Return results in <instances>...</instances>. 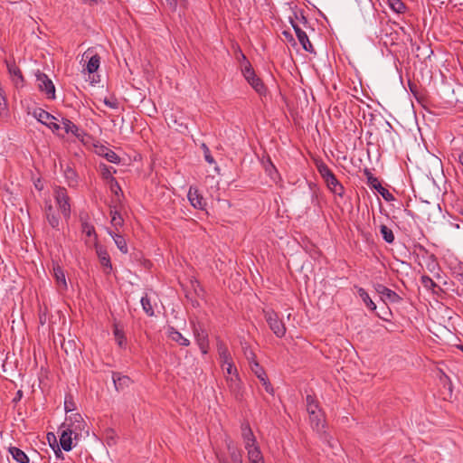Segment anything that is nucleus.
<instances>
[{
  "label": "nucleus",
  "mask_w": 463,
  "mask_h": 463,
  "mask_svg": "<svg viewBox=\"0 0 463 463\" xmlns=\"http://www.w3.org/2000/svg\"><path fill=\"white\" fill-rule=\"evenodd\" d=\"M61 347L64 349L65 353H69V351H75V342L74 341H68V343L61 344Z\"/></svg>",
  "instance_id": "obj_47"
},
{
  "label": "nucleus",
  "mask_w": 463,
  "mask_h": 463,
  "mask_svg": "<svg viewBox=\"0 0 463 463\" xmlns=\"http://www.w3.org/2000/svg\"><path fill=\"white\" fill-rule=\"evenodd\" d=\"M81 222V232L85 233L88 237L94 236L95 241H98V235L96 233L95 228L92 224H90L87 220H84L80 217Z\"/></svg>",
  "instance_id": "obj_35"
},
{
  "label": "nucleus",
  "mask_w": 463,
  "mask_h": 463,
  "mask_svg": "<svg viewBox=\"0 0 463 463\" xmlns=\"http://www.w3.org/2000/svg\"><path fill=\"white\" fill-rule=\"evenodd\" d=\"M178 5L184 9H186L188 6V0H177V5Z\"/></svg>",
  "instance_id": "obj_57"
},
{
  "label": "nucleus",
  "mask_w": 463,
  "mask_h": 463,
  "mask_svg": "<svg viewBox=\"0 0 463 463\" xmlns=\"http://www.w3.org/2000/svg\"><path fill=\"white\" fill-rule=\"evenodd\" d=\"M251 371L252 373L258 377V379L262 383L265 391L273 395L274 394V389L266 374L265 370L260 365L258 362H254L251 364Z\"/></svg>",
  "instance_id": "obj_11"
},
{
  "label": "nucleus",
  "mask_w": 463,
  "mask_h": 463,
  "mask_svg": "<svg viewBox=\"0 0 463 463\" xmlns=\"http://www.w3.org/2000/svg\"><path fill=\"white\" fill-rule=\"evenodd\" d=\"M388 5L397 14H403L406 10V5L402 0H388Z\"/></svg>",
  "instance_id": "obj_39"
},
{
  "label": "nucleus",
  "mask_w": 463,
  "mask_h": 463,
  "mask_svg": "<svg viewBox=\"0 0 463 463\" xmlns=\"http://www.w3.org/2000/svg\"><path fill=\"white\" fill-rule=\"evenodd\" d=\"M83 58L88 60L86 70L89 73H94L98 71L100 64V57L98 53L94 52L91 48H89L84 53Z\"/></svg>",
  "instance_id": "obj_13"
},
{
  "label": "nucleus",
  "mask_w": 463,
  "mask_h": 463,
  "mask_svg": "<svg viewBox=\"0 0 463 463\" xmlns=\"http://www.w3.org/2000/svg\"><path fill=\"white\" fill-rule=\"evenodd\" d=\"M241 436L245 443V448L252 447L256 445V438L250 429L249 423L241 424Z\"/></svg>",
  "instance_id": "obj_19"
},
{
  "label": "nucleus",
  "mask_w": 463,
  "mask_h": 463,
  "mask_svg": "<svg viewBox=\"0 0 463 463\" xmlns=\"http://www.w3.org/2000/svg\"><path fill=\"white\" fill-rule=\"evenodd\" d=\"M188 199L191 204L196 209H203L205 205L203 197L199 194L198 189L191 186L188 191Z\"/></svg>",
  "instance_id": "obj_17"
},
{
  "label": "nucleus",
  "mask_w": 463,
  "mask_h": 463,
  "mask_svg": "<svg viewBox=\"0 0 463 463\" xmlns=\"http://www.w3.org/2000/svg\"><path fill=\"white\" fill-rule=\"evenodd\" d=\"M380 233L383 239L389 244H392L394 241V234L392 231L388 228L386 225L382 224L380 226Z\"/></svg>",
  "instance_id": "obj_38"
},
{
  "label": "nucleus",
  "mask_w": 463,
  "mask_h": 463,
  "mask_svg": "<svg viewBox=\"0 0 463 463\" xmlns=\"http://www.w3.org/2000/svg\"><path fill=\"white\" fill-rule=\"evenodd\" d=\"M192 285H193L194 292L197 296H200V294L203 292V288L200 285L198 280L192 281Z\"/></svg>",
  "instance_id": "obj_50"
},
{
  "label": "nucleus",
  "mask_w": 463,
  "mask_h": 463,
  "mask_svg": "<svg viewBox=\"0 0 463 463\" xmlns=\"http://www.w3.org/2000/svg\"><path fill=\"white\" fill-rule=\"evenodd\" d=\"M245 449L248 451V458L250 463H263L262 453L257 445Z\"/></svg>",
  "instance_id": "obj_27"
},
{
  "label": "nucleus",
  "mask_w": 463,
  "mask_h": 463,
  "mask_svg": "<svg viewBox=\"0 0 463 463\" xmlns=\"http://www.w3.org/2000/svg\"><path fill=\"white\" fill-rule=\"evenodd\" d=\"M74 402L71 400L65 399L64 408L66 412L73 411Z\"/></svg>",
  "instance_id": "obj_53"
},
{
  "label": "nucleus",
  "mask_w": 463,
  "mask_h": 463,
  "mask_svg": "<svg viewBox=\"0 0 463 463\" xmlns=\"http://www.w3.org/2000/svg\"><path fill=\"white\" fill-rule=\"evenodd\" d=\"M55 446H56V449H54L56 457L62 458H63L62 457V452L61 451V449H60L59 445L56 444Z\"/></svg>",
  "instance_id": "obj_59"
},
{
  "label": "nucleus",
  "mask_w": 463,
  "mask_h": 463,
  "mask_svg": "<svg viewBox=\"0 0 463 463\" xmlns=\"http://www.w3.org/2000/svg\"><path fill=\"white\" fill-rule=\"evenodd\" d=\"M109 184L111 193H113L115 195L118 196L119 194H123L122 189L117 179H112V182Z\"/></svg>",
  "instance_id": "obj_43"
},
{
  "label": "nucleus",
  "mask_w": 463,
  "mask_h": 463,
  "mask_svg": "<svg viewBox=\"0 0 463 463\" xmlns=\"http://www.w3.org/2000/svg\"><path fill=\"white\" fill-rule=\"evenodd\" d=\"M374 288L376 292L381 295V298L384 301L397 304L402 300V298L395 291L390 289L383 284H376Z\"/></svg>",
  "instance_id": "obj_12"
},
{
  "label": "nucleus",
  "mask_w": 463,
  "mask_h": 463,
  "mask_svg": "<svg viewBox=\"0 0 463 463\" xmlns=\"http://www.w3.org/2000/svg\"><path fill=\"white\" fill-rule=\"evenodd\" d=\"M99 155L104 156L110 163H114V164L120 163V157L113 150H111L106 146H101Z\"/></svg>",
  "instance_id": "obj_31"
},
{
  "label": "nucleus",
  "mask_w": 463,
  "mask_h": 463,
  "mask_svg": "<svg viewBox=\"0 0 463 463\" xmlns=\"http://www.w3.org/2000/svg\"><path fill=\"white\" fill-rule=\"evenodd\" d=\"M193 324V332L201 352L205 354L209 349L208 333L201 324Z\"/></svg>",
  "instance_id": "obj_8"
},
{
  "label": "nucleus",
  "mask_w": 463,
  "mask_h": 463,
  "mask_svg": "<svg viewBox=\"0 0 463 463\" xmlns=\"http://www.w3.org/2000/svg\"><path fill=\"white\" fill-rule=\"evenodd\" d=\"M140 303L142 305V308H143L144 312L148 317H154L155 316V311H154L153 306L151 304V300L148 298L147 294H146L145 296H143L141 298Z\"/></svg>",
  "instance_id": "obj_37"
},
{
  "label": "nucleus",
  "mask_w": 463,
  "mask_h": 463,
  "mask_svg": "<svg viewBox=\"0 0 463 463\" xmlns=\"http://www.w3.org/2000/svg\"><path fill=\"white\" fill-rule=\"evenodd\" d=\"M244 354L250 364V366L251 367V364H253L254 362H257L255 353L251 349L245 348Z\"/></svg>",
  "instance_id": "obj_45"
},
{
  "label": "nucleus",
  "mask_w": 463,
  "mask_h": 463,
  "mask_svg": "<svg viewBox=\"0 0 463 463\" xmlns=\"http://www.w3.org/2000/svg\"><path fill=\"white\" fill-rule=\"evenodd\" d=\"M113 335L115 336V339L118 343V345L120 347H126L127 345V338L125 336L124 330L118 326V324H114L113 326Z\"/></svg>",
  "instance_id": "obj_32"
},
{
  "label": "nucleus",
  "mask_w": 463,
  "mask_h": 463,
  "mask_svg": "<svg viewBox=\"0 0 463 463\" xmlns=\"http://www.w3.org/2000/svg\"><path fill=\"white\" fill-rule=\"evenodd\" d=\"M241 72L245 80L255 90L257 93H259L260 95H265L267 89L263 81L261 80L260 78H259L256 75L250 62L247 60L246 56L243 53H241Z\"/></svg>",
  "instance_id": "obj_2"
},
{
  "label": "nucleus",
  "mask_w": 463,
  "mask_h": 463,
  "mask_svg": "<svg viewBox=\"0 0 463 463\" xmlns=\"http://www.w3.org/2000/svg\"><path fill=\"white\" fill-rule=\"evenodd\" d=\"M99 170L103 179H105L108 184L112 182V179H116L113 176V174H115L117 171L112 166H109L104 163H100L99 165Z\"/></svg>",
  "instance_id": "obj_28"
},
{
  "label": "nucleus",
  "mask_w": 463,
  "mask_h": 463,
  "mask_svg": "<svg viewBox=\"0 0 463 463\" xmlns=\"http://www.w3.org/2000/svg\"><path fill=\"white\" fill-rule=\"evenodd\" d=\"M289 21L303 49L310 53H316L307 33L299 27V25L293 20V18L290 17Z\"/></svg>",
  "instance_id": "obj_10"
},
{
  "label": "nucleus",
  "mask_w": 463,
  "mask_h": 463,
  "mask_svg": "<svg viewBox=\"0 0 463 463\" xmlns=\"http://www.w3.org/2000/svg\"><path fill=\"white\" fill-rule=\"evenodd\" d=\"M109 233L113 238L114 242L117 245L118 249L123 254H127L128 251V248L127 241H126L125 238L122 235L115 233L111 231H109Z\"/></svg>",
  "instance_id": "obj_29"
},
{
  "label": "nucleus",
  "mask_w": 463,
  "mask_h": 463,
  "mask_svg": "<svg viewBox=\"0 0 463 463\" xmlns=\"http://www.w3.org/2000/svg\"><path fill=\"white\" fill-rule=\"evenodd\" d=\"M439 378L440 382L444 385L449 384L450 387L452 383H451L449 377L441 369L439 370Z\"/></svg>",
  "instance_id": "obj_46"
},
{
  "label": "nucleus",
  "mask_w": 463,
  "mask_h": 463,
  "mask_svg": "<svg viewBox=\"0 0 463 463\" xmlns=\"http://www.w3.org/2000/svg\"><path fill=\"white\" fill-rule=\"evenodd\" d=\"M218 463H229L228 459L217 454Z\"/></svg>",
  "instance_id": "obj_61"
},
{
  "label": "nucleus",
  "mask_w": 463,
  "mask_h": 463,
  "mask_svg": "<svg viewBox=\"0 0 463 463\" xmlns=\"http://www.w3.org/2000/svg\"><path fill=\"white\" fill-rule=\"evenodd\" d=\"M229 455L232 463H243L241 450L233 446L232 442L227 444Z\"/></svg>",
  "instance_id": "obj_30"
},
{
  "label": "nucleus",
  "mask_w": 463,
  "mask_h": 463,
  "mask_svg": "<svg viewBox=\"0 0 463 463\" xmlns=\"http://www.w3.org/2000/svg\"><path fill=\"white\" fill-rule=\"evenodd\" d=\"M47 439L50 445L54 449V445L57 444L56 437L53 433L50 432L47 434Z\"/></svg>",
  "instance_id": "obj_51"
},
{
  "label": "nucleus",
  "mask_w": 463,
  "mask_h": 463,
  "mask_svg": "<svg viewBox=\"0 0 463 463\" xmlns=\"http://www.w3.org/2000/svg\"><path fill=\"white\" fill-rule=\"evenodd\" d=\"M169 8L174 12L177 8V0H165Z\"/></svg>",
  "instance_id": "obj_55"
},
{
  "label": "nucleus",
  "mask_w": 463,
  "mask_h": 463,
  "mask_svg": "<svg viewBox=\"0 0 463 463\" xmlns=\"http://www.w3.org/2000/svg\"><path fill=\"white\" fill-rule=\"evenodd\" d=\"M217 351L220 358V362L222 365L232 362V355L229 352L227 345L222 341L217 342Z\"/></svg>",
  "instance_id": "obj_25"
},
{
  "label": "nucleus",
  "mask_w": 463,
  "mask_h": 463,
  "mask_svg": "<svg viewBox=\"0 0 463 463\" xmlns=\"http://www.w3.org/2000/svg\"><path fill=\"white\" fill-rule=\"evenodd\" d=\"M167 336L182 346H188L190 345V341L172 326H167Z\"/></svg>",
  "instance_id": "obj_21"
},
{
  "label": "nucleus",
  "mask_w": 463,
  "mask_h": 463,
  "mask_svg": "<svg viewBox=\"0 0 463 463\" xmlns=\"http://www.w3.org/2000/svg\"><path fill=\"white\" fill-rule=\"evenodd\" d=\"M38 82V89L40 91L44 92L49 99H54L55 87L52 80L43 72L40 71L35 74Z\"/></svg>",
  "instance_id": "obj_6"
},
{
  "label": "nucleus",
  "mask_w": 463,
  "mask_h": 463,
  "mask_svg": "<svg viewBox=\"0 0 463 463\" xmlns=\"http://www.w3.org/2000/svg\"><path fill=\"white\" fill-rule=\"evenodd\" d=\"M52 272L58 286L63 290L67 289L65 274L62 268L59 265L58 262H52Z\"/></svg>",
  "instance_id": "obj_18"
},
{
  "label": "nucleus",
  "mask_w": 463,
  "mask_h": 463,
  "mask_svg": "<svg viewBox=\"0 0 463 463\" xmlns=\"http://www.w3.org/2000/svg\"><path fill=\"white\" fill-rule=\"evenodd\" d=\"M226 365V373L227 374H237V369L234 367L233 362H231L229 364H224Z\"/></svg>",
  "instance_id": "obj_49"
},
{
  "label": "nucleus",
  "mask_w": 463,
  "mask_h": 463,
  "mask_svg": "<svg viewBox=\"0 0 463 463\" xmlns=\"http://www.w3.org/2000/svg\"><path fill=\"white\" fill-rule=\"evenodd\" d=\"M72 435H74V432L67 428L61 431L60 444L63 450L70 451L72 449Z\"/></svg>",
  "instance_id": "obj_22"
},
{
  "label": "nucleus",
  "mask_w": 463,
  "mask_h": 463,
  "mask_svg": "<svg viewBox=\"0 0 463 463\" xmlns=\"http://www.w3.org/2000/svg\"><path fill=\"white\" fill-rule=\"evenodd\" d=\"M8 452L12 455L13 458L18 463H29L30 459L26 453L21 449L10 446Z\"/></svg>",
  "instance_id": "obj_26"
},
{
  "label": "nucleus",
  "mask_w": 463,
  "mask_h": 463,
  "mask_svg": "<svg viewBox=\"0 0 463 463\" xmlns=\"http://www.w3.org/2000/svg\"><path fill=\"white\" fill-rule=\"evenodd\" d=\"M316 165L319 175L323 178L330 192H332L334 194L337 196L343 197L345 194V187L337 180L335 175L328 167V165L323 161L317 162Z\"/></svg>",
  "instance_id": "obj_1"
},
{
  "label": "nucleus",
  "mask_w": 463,
  "mask_h": 463,
  "mask_svg": "<svg viewBox=\"0 0 463 463\" xmlns=\"http://www.w3.org/2000/svg\"><path fill=\"white\" fill-rule=\"evenodd\" d=\"M178 5L184 9H186L188 6V0H177V5Z\"/></svg>",
  "instance_id": "obj_58"
},
{
  "label": "nucleus",
  "mask_w": 463,
  "mask_h": 463,
  "mask_svg": "<svg viewBox=\"0 0 463 463\" xmlns=\"http://www.w3.org/2000/svg\"><path fill=\"white\" fill-rule=\"evenodd\" d=\"M50 213H55L54 211H53V207L51 203L47 204L45 206V214H46V217L48 216V214Z\"/></svg>",
  "instance_id": "obj_56"
},
{
  "label": "nucleus",
  "mask_w": 463,
  "mask_h": 463,
  "mask_svg": "<svg viewBox=\"0 0 463 463\" xmlns=\"http://www.w3.org/2000/svg\"><path fill=\"white\" fill-rule=\"evenodd\" d=\"M228 385L232 393H234L237 397L241 395V381L238 377V374L235 377L227 378Z\"/></svg>",
  "instance_id": "obj_34"
},
{
  "label": "nucleus",
  "mask_w": 463,
  "mask_h": 463,
  "mask_svg": "<svg viewBox=\"0 0 463 463\" xmlns=\"http://www.w3.org/2000/svg\"><path fill=\"white\" fill-rule=\"evenodd\" d=\"M24 396V392L22 390H18L14 395V397L13 398L12 400V402L14 404H16L17 402H19L21 401V399L23 398Z\"/></svg>",
  "instance_id": "obj_52"
},
{
  "label": "nucleus",
  "mask_w": 463,
  "mask_h": 463,
  "mask_svg": "<svg viewBox=\"0 0 463 463\" xmlns=\"http://www.w3.org/2000/svg\"><path fill=\"white\" fill-rule=\"evenodd\" d=\"M54 198L63 217L69 219L71 216L70 197L65 187L57 186L54 189Z\"/></svg>",
  "instance_id": "obj_4"
},
{
  "label": "nucleus",
  "mask_w": 463,
  "mask_h": 463,
  "mask_svg": "<svg viewBox=\"0 0 463 463\" xmlns=\"http://www.w3.org/2000/svg\"><path fill=\"white\" fill-rule=\"evenodd\" d=\"M309 415V421L311 424V427L316 430L317 431H320L322 429H324L325 425V419H324V413L321 411L317 412H311L308 413Z\"/></svg>",
  "instance_id": "obj_23"
},
{
  "label": "nucleus",
  "mask_w": 463,
  "mask_h": 463,
  "mask_svg": "<svg viewBox=\"0 0 463 463\" xmlns=\"http://www.w3.org/2000/svg\"><path fill=\"white\" fill-rule=\"evenodd\" d=\"M283 35L288 38L290 42H294V38L292 36V34L287 31H284L283 32Z\"/></svg>",
  "instance_id": "obj_60"
},
{
  "label": "nucleus",
  "mask_w": 463,
  "mask_h": 463,
  "mask_svg": "<svg viewBox=\"0 0 463 463\" xmlns=\"http://www.w3.org/2000/svg\"><path fill=\"white\" fill-rule=\"evenodd\" d=\"M458 161L463 165V152L459 154L458 156Z\"/></svg>",
  "instance_id": "obj_62"
},
{
  "label": "nucleus",
  "mask_w": 463,
  "mask_h": 463,
  "mask_svg": "<svg viewBox=\"0 0 463 463\" xmlns=\"http://www.w3.org/2000/svg\"><path fill=\"white\" fill-rule=\"evenodd\" d=\"M301 20H303L305 24L307 23V19L303 15H301Z\"/></svg>",
  "instance_id": "obj_64"
},
{
  "label": "nucleus",
  "mask_w": 463,
  "mask_h": 463,
  "mask_svg": "<svg viewBox=\"0 0 463 463\" xmlns=\"http://www.w3.org/2000/svg\"><path fill=\"white\" fill-rule=\"evenodd\" d=\"M103 102L107 107H109L110 109H118V102L117 101V99L110 100V99L105 98Z\"/></svg>",
  "instance_id": "obj_48"
},
{
  "label": "nucleus",
  "mask_w": 463,
  "mask_h": 463,
  "mask_svg": "<svg viewBox=\"0 0 463 463\" xmlns=\"http://www.w3.org/2000/svg\"><path fill=\"white\" fill-rule=\"evenodd\" d=\"M420 281L424 288L433 292H436L435 288L440 289V287L428 275L421 276Z\"/></svg>",
  "instance_id": "obj_40"
},
{
  "label": "nucleus",
  "mask_w": 463,
  "mask_h": 463,
  "mask_svg": "<svg viewBox=\"0 0 463 463\" xmlns=\"http://www.w3.org/2000/svg\"><path fill=\"white\" fill-rule=\"evenodd\" d=\"M66 421L68 422L67 429L74 432V439L81 436V431L87 428V424L80 413H72L66 418Z\"/></svg>",
  "instance_id": "obj_7"
},
{
  "label": "nucleus",
  "mask_w": 463,
  "mask_h": 463,
  "mask_svg": "<svg viewBox=\"0 0 463 463\" xmlns=\"http://www.w3.org/2000/svg\"><path fill=\"white\" fill-rule=\"evenodd\" d=\"M33 116L42 124L47 126L52 120H56V118L41 108H36L33 111Z\"/></svg>",
  "instance_id": "obj_24"
},
{
  "label": "nucleus",
  "mask_w": 463,
  "mask_h": 463,
  "mask_svg": "<svg viewBox=\"0 0 463 463\" xmlns=\"http://www.w3.org/2000/svg\"><path fill=\"white\" fill-rule=\"evenodd\" d=\"M307 411L308 413L321 411L318 402L310 394L306 397Z\"/></svg>",
  "instance_id": "obj_36"
},
{
  "label": "nucleus",
  "mask_w": 463,
  "mask_h": 463,
  "mask_svg": "<svg viewBox=\"0 0 463 463\" xmlns=\"http://www.w3.org/2000/svg\"><path fill=\"white\" fill-rule=\"evenodd\" d=\"M112 380L115 389L118 392L125 390L132 383V380L129 376L124 375L118 372H112Z\"/></svg>",
  "instance_id": "obj_15"
},
{
  "label": "nucleus",
  "mask_w": 463,
  "mask_h": 463,
  "mask_svg": "<svg viewBox=\"0 0 463 463\" xmlns=\"http://www.w3.org/2000/svg\"><path fill=\"white\" fill-rule=\"evenodd\" d=\"M49 224L53 228V229H56V230H59V226H60V218L59 216L56 214V213H50L48 214V216L46 217Z\"/></svg>",
  "instance_id": "obj_42"
},
{
  "label": "nucleus",
  "mask_w": 463,
  "mask_h": 463,
  "mask_svg": "<svg viewBox=\"0 0 463 463\" xmlns=\"http://www.w3.org/2000/svg\"><path fill=\"white\" fill-rule=\"evenodd\" d=\"M46 127H48L50 129H52V132H57L58 130L61 129L60 125L53 122L52 120L50 121Z\"/></svg>",
  "instance_id": "obj_54"
},
{
  "label": "nucleus",
  "mask_w": 463,
  "mask_h": 463,
  "mask_svg": "<svg viewBox=\"0 0 463 463\" xmlns=\"http://www.w3.org/2000/svg\"><path fill=\"white\" fill-rule=\"evenodd\" d=\"M111 214V224L118 229V227H121L124 224V220L121 216V214L118 211H110Z\"/></svg>",
  "instance_id": "obj_41"
},
{
  "label": "nucleus",
  "mask_w": 463,
  "mask_h": 463,
  "mask_svg": "<svg viewBox=\"0 0 463 463\" xmlns=\"http://www.w3.org/2000/svg\"><path fill=\"white\" fill-rule=\"evenodd\" d=\"M61 168L63 169L64 177L70 187H76L78 185V175L76 171L67 164L63 168V165L61 163Z\"/></svg>",
  "instance_id": "obj_20"
},
{
  "label": "nucleus",
  "mask_w": 463,
  "mask_h": 463,
  "mask_svg": "<svg viewBox=\"0 0 463 463\" xmlns=\"http://www.w3.org/2000/svg\"><path fill=\"white\" fill-rule=\"evenodd\" d=\"M357 288V293L359 297L362 298L365 306L371 310L373 311L376 309L375 303L371 299L369 294L366 292V290L363 288Z\"/></svg>",
  "instance_id": "obj_33"
},
{
  "label": "nucleus",
  "mask_w": 463,
  "mask_h": 463,
  "mask_svg": "<svg viewBox=\"0 0 463 463\" xmlns=\"http://www.w3.org/2000/svg\"><path fill=\"white\" fill-rule=\"evenodd\" d=\"M264 317L274 335L279 338L283 337L286 334V326L279 315L273 310H268L264 311Z\"/></svg>",
  "instance_id": "obj_3"
},
{
  "label": "nucleus",
  "mask_w": 463,
  "mask_h": 463,
  "mask_svg": "<svg viewBox=\"0 0 463 463\" xmlns=\"http://www.w3.org/2000/svg\"><path fill=\"white\" fill-rule=\"evenodd\" d=\"M406 463H418L415 459L411 458Z\"/></svg>",
  "instance_id": "obj_63"
},
{
  "label": "nucleus",
  "mask_w": 463,
  "mask_h": 463,
  "mask_svg": "<svg viewBox=\"0 0 463 463\" xmlns=\"http://www.w3.org/2000/svg\"><path fill=\"white\" fill-rule=\"evenodd\" d=\"M6 66L8 72L12 78L13 82L15 87H23L24 84V79L20 68L15 64V62L6 61Z\"/></svg>",
  "instance_id": "obj_14"
},
{
  "label": "nucleus",
  "mask_w": 463,
  "mask_h": 463,
  "mask_svg": "<svg viewBox=\"0 0 463 463\" xmlns=\"http://www.w3.org/2000/svg\"><path fill=\"white\" fill-rule=\"evenodd\" d=\"M201 148L203 149V156H204V159L207 163L209 164H214L215 163V160L214 158L213 157V156L211 155V152H210V149L209 147L207 146L206 144L203 143L202 146H201Z\"/></svg>",
  "instance_id": "obj_44"
},
{
  "label": "nucleus",
  "mask_w": 463,
  "mask_h": 463,
  "mask_svg": "<svg viewBox=\"0 0 463 463\" xmlns=\"http://www.w3.org/2000/svg\"><path fill=\"white\" fill-rule=\"evenodd\" d=\"M94 248L96 250V254L98 256L99 261L103 268V271L105 274H110L112 271V264L110 260V256L107 250V249L99 243V241L94 242Z\"/></svg>",
  "instance_id": "obj_9"
},
{
  "label": "nucleus",
  "mask_w": 463,
  "mask_h": 463,
  "mask_svg": "<svg viewBox=\"0 0 463 463\" xmlns=\"http://www.w3.org/2000/svg\"><path fill=\"white\" fill-rule=\"evenodd\" d=\"M61 123L67 134L71 133L79 140L83 141V137L86 136V132L83 129H80L72 121L65 118H62Z\"/></svg>",
  "instance_id": "obj_16"
},
{
  "label": "nucleus",
  "mask_w": 463,
  "mask_h": 463,
  "mask_svg": "<svg viewBox=\"0 0 463 463\" xmlns=\"http://www.w3.org/2000/svg\"><path fill=\"white\" fill-rule=\"evenodd\" d=\"M364 175L366 176L367 184L372 188L376 190L383 198L387 202H392L394 200V196L391 194L386 188H384L377 177H375L369 169L365 168L364 170Z\"/></svg>",
  "instance_id": "obj_5"
}]
</instances>
